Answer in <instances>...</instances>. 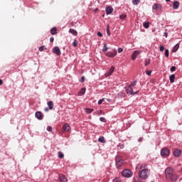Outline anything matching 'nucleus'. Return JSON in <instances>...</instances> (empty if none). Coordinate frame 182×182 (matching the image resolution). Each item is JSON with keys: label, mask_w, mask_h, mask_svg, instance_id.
<instances>
[{"label": "nucleus", "mask_w": 182, "mask_h": 182, "mask_svg": "<svg viewBox=\"0 0 182 182\" xmlns=\"http://www.w3.org/2000/svg\"><path fill=\"white\" fill-rule=\"evenodd\" d=\"M164 36H165V38H167V36H168V33H167V32H165L164 33Z\"/></svg>", "instance_id": "51"}, {"label": "nucleus", "mask_w": 182, "mask_h": 182, "mask_svg": "<svg viewBox=\"0 0 182 182\" xmlns=\"http://www.w3.org/2000/svg\"><path fill=\"white\" fill-rule=\"evenodd\" d=\"M166 2H170V0H166Z\"/></svg>", "instance_id": "56"}, {"label": "nucleus", "mask_w": 182, "mask_h": 182, "mask_svg": "<svg viewBox=\"0 0 182 182\" xmlns=\"http://www.w3.org/2000/svg\"><path fill=\"white\" fill-rule=\"evenodd\" d=\"M80 82H81V83L85 82V76L81 77Z\"/></svg>", "instance_id": "49"}, {"label": "nucleus", "mask_w": 182, "mask_h": 182, "mask_svg": "<svg viewBox=\"0 0 182 182\" xmlns=\"http://www.w3.org/2000/svg\"><path fill=\"white\" fill-rule=\"evenodd\" d=\"M122 52H123V48H118V53H122Z\"/></svg>", "instance_id": "48"}, {"label": "nucleus", "mask_w": 182, "mask_h": 182, "mask_svg": "<svg viewBox=\"0 0 182 182\" xmlns=\"http://www.w3.org/2000/svg\"><path fill=\"white\" fill-rule=\"evenodd\" d=\"M123 177H127V178H129V177H132L133 176V172L129 169H124L122 173Z\"/></svg>", "instance_id": "4"}, {"label": "nucleus", "mask_w": 182, "mask_h": 182, "mask_svg": "<svg viewBox=\"0 0 182 182\" xmlns=\"http://www.w3.org/2000/svg\"><path fill=\"white\" fill-rule=\"evenodd\" d=\"M47 105L50 110H52V109H53V102L49 101L47 102Z\"/></svg>", "instance_id": "23"}, {"label": "nucleus", "mask_w": 182, "mask_h": 182, "mask_svg": "<svg viewBox=\"0 0 182 182\" xmlns=\"http://www.w3.org/2000/svg\"><path fill=\"white\" fill-rule=\"evenodd\" d=\"M100 120L102 122V123H106V119H105V117H100Z\"/></svg>", "instance_id": "41"}, {"label": "nucleus", "mask_w": 182, "mask_h": 182, "mask_svg": "<svg viewBox=\"0 0 182 182\" xmlns=\"http://www.w3.org/2000/svg\"><path fill=\"white\" fill-rule=\"evenodd\" d=\"M178 48H180V44H176L174 46L172 52L176 53L177 50H178Z\"/></svg>", "instance_id": "24"}, {"label": "nucleus", "mask_w": 182, "mask_h": 182, "mask_svg": "<svg viewBox=\"0 0 182 182\" xmlns=\"http://www.w3.org/2000/svg\"><path fill=\"white\" fill-rule=\"evenodd\" d=\"M134 181L135 182H143V181H141V180H140V178L139 177L135 178Z\"/></svg>", "instance_id": "43"}, {"label": "nucleus", "mask_w": 182, "mask_h": 182, "mask_svg": "<svg viewBox=\"0 0 182 182\" xmlns=\"http://www.w3.org/2000/svg\"><path fill=\"white\" fill-rule=\"evenodd\" d=\"M35 116L38 120H42L43 119V116H42V112L39 111L36 112Z\"/></svg>", "instance_id": "11"}, {"label": "nucleus", "mask_w": 182, "mask_h": 182, "mask_svg": "<svg viewBox=\"0 0 182 182\" xmlns=\"http://www.w3.org/2000/svg\"><path fill=\"white\" fill-rule=\"evenodd\" d=\"M173 156L175 157H180V156H181V150L176 149L175 151H173Z\"/></svg>", "instance_id": "12"}, {"label": "nucleus", "mask_w": 182, "mask_h": 182, "mask_svg": "<svg viewBox=\"0 0 182 182\" xmlns=\"http://www.w3.org/2000/svg\"><path fill=\"white\" fill-rule=\"evenodd\" d=\"M139 176L143 180H147V178H149V169H141L139 173Z\"/></svg>", "instance_id": "1"}, {"label": "nucleus", "mask_w": 182, "mask_h": 182, "mask_svg": "<svg viewBox=\"0 0 182 182\" xmlns=\"http://www.w3.org/2000/svg\"><path fill=\"white\" fill-rule=\"evenodd\" d=\"M168 55H169L168 49H166L165 50V57L168 58Z\"/></svg>", "instance_id": "33"}, {"label": "nucleus", "mask_w": 182, "mask_h": 182, "mask_svg": "<svg viewBox=\"0 0 182 182\" xmlns=\"http://www.w3.org/2000/svg\"><path fill=\"white\" fill-rule=\"evenodd\" d=\"M3 84H4V81H2V80H0V86H2Z\"/></svg>", "instance_id": "53"}, {"label": "nucleus", "mask_w": 182, "mask_h": 182, "mask_svg": "<svg viewBox=\"0 0 182 182\" xmlns=\"http://www.w3.org/2000/svg\"><path fill=\"white\" fill-rule=\"evenodd\" d=\"M105 12H106L107 15H110V14L113 13V8H112L110 6L106 7Z\"/></svg>", "instance_id": "15"}, {"label": "nucleus", "mask_w": 182, "mask_h": 182, "mask_svg": "<svg viewBox=\"0 0 182 182\" xmlns=\"http://www.w3.org/2000/svg\"><path fill=\"white\" fill-rule=\"evenodd\" d=\"M47 130L48 132H52V127L50 126L47 127Z\"/></svg>", "instance_id": "47"}, {"label": "nucleus", "mask_w": 182, "mask_h": 182, "mask_svg": "<svg viewBox=\"0 0 182 182\" xmlns=\"http://www.w3.org/2000/svg\"><path fill=\"white\" fill-rule=\"evenodd\" d=\"M73 46H74V48H76L77 46V41L76 39L74 40L73 43Z\"/></svg>", "instance_id": "31"}, {"label": "nucleus", "mask_w": 182, "mask_h": 182, "mask_svg": "<svg viewBox=\"0 0 182 182\" xmlns=\"http://www.w3.org/2000/svg\"><path fill=\"white\" fill-rule=\"evenodd\" d=\"M69 130H70V125L68 123L64 124L63 126V133L69 132Z\"/></svg>", "instance_id": "9"}, {"label": "nucleus", "mask_w": 182, "mask_h": 182, "mask_svg": "<svg viewBox=\"0 0 182 182\" xmlns=\"http://www.w3.org/2000/svg\"><path fill=\"white\" fill-rule=\"evenodd\" d=\"M180 7V2L175 1L173 2V9H178Z\"/></svg>", "instance_id": "14"}, {"label": "nucleus", "mask_w": 182, "mask_h": 182, "mask_svg": "<svg viewBox=\"0 0 182 182\" xmlns=\"http://www.w3.org/2000/svg\"><path fill=\"white\" fill-rule=\"evenodd\" d=\"M148 65H150V59L146 58L144 62V65L148 66Z\"/></svg>", "instance_id": "29"}, {"label": "nucleus", "mask_w": 182, "mask_h": 182, "mask_svg": "<svg viewBox=\"0 0 182 182\" xmlns=\"http://www.w3.org/2000/svg\"><path fill=\"white\" fill-rule=\"evenodd\" d=\"M85 92H86V88H82V89L80 90V93L81 95H85Z\"/></svg>", "instance_id": "32"}, {"label": "nucleus", "mask_w": 182, "mask_h": 182, "mask_svg": "<svg viewBox=\"0 0 182 182\" xmlns=\"http://www.w3.org/2000/svg\"><path fill=\"white\" fill-rule=\"evenodd\" d=\"M69 32L70 33H72V35H73L74 36H77V31H76V30L70 28Z\"/></svg>", "instance_id": "18"}, {"label": "nucleus", "mask_w": 182, "mask_h": 182, "mask_svg": "<svg viewBox=\"0 0 182 182\" xmlns=\"http://www.w3.org/2000/svg\"><path fill=\"white\" fill-rule=\"evenodd\" d=\"M138 141H139V143L141 142V141H143V138H141V137L139 138V139H138Z\"/></svg>", "instance_id": "52"}, {"label": "nucleus", "mask_w": 182, "mask_h": 182, "mask_svg": "<svg viewBox=\"0 0 182 182\" xmlns=\"http://www.w3.org/2000/svg\"><path fill=\"white\" fill-rule=\"evenodd\" d=\"M142 168H146V164H139L136 165V170H141Z\"/></svg>", "instance_id": "16"}, {"label": "nucleus", "mask_w": 182, "mask_h": 182, "mask_svg": "<svg viewBox=\"0 0 182 182\" xmlns=\"http://www.w3.org/2000/svg\"><path fill=\"white\" fill-rule=\"evenodd\" d=\"M115 162H116L117 168H120L122 166H123V163H124V161L122 159L121 156H117L115 158Z\"/></svg>", "instance_id": "2"}, {"label": "nucleus", "mask_w": 182, "mask_h": 182, "mask_svg": "<svg viewBox=\"0 0 182 182\" xmlns=\"http://www.w3.org/2000/svg\"><path fill=\"white\" fill-rule=\"evenodd\" d=\"M159 50H160V52H163L164 50V46H159Z\"/></svg>", "instance_id": "44"}, {"label": "nucleus", "mask_w": 182, "mask_h": 182, "mask_svg": "<svg viewBox=\"0 0 182 182\" xmlns=\"http://www.w3.org/2000/svg\"><path fill=\"white\" fill-rule=\"evenodd\" d=\"M161 156H170V150L167 148L161 150Z\"/></svg>", "instance_id": "8"}, {"label": "nucleus", "mask_w": 182, "mask_h": 182, "mask_svg": "<svg viewBox=\"0 0 182 182\" xmlns=\"http://www.w3.org/2000/svg\"><path fill=\"white\" fill-rule=\"evenodd\" d=\"M116 55H117V51L116 50L114 51H109L106 53V56H107V58H114Z\"/></svg>", "instance_id": "7"}, {"label": "nucleus", "mask_w": 182, "mask_h": 182, "mask_svg": "<svg viewBox=\"0 0 182 182\" xmlns=\"http://www.w3.org/2000/svg\"><path fill=\"white\" fill-rule=\"evenodd\" d=\"M107 33L108 36H110V29L109 28V25L107 26Z\"/></svg>", "instance_id": "37"}, {"label": "nucleus", "mask_w": 182, "mask_h": 182, "mask_svg": "<svg viewBox=\"0 0 182 182\" xmlns=\"http://www.w3.org/2000/svg\"><path fill=\"white\" fill-rule=\"evenodd\" d=\"M170 70H171V72H175V70H176V66H172V67L170 68Z\"/></svg>", "instance_id": "45"}, {"label": "nucleus", "mask_w": 182, "mask_h": 182, "mask_svg": "<svg viewBox=\"0 0 182 182\" xmlns=\"http://www.w3.org/2000/svg\"><path fill=\"white\" fill-rule=\"evenodd\" d=\"M55 41V38H53V37H51L50 38V42H53Z\"/></svg>", "instance_id": "50"}, {"label": "nucleus", "mask_w": 182, "mask_h": 182, "mask_svg": "<svg viewBox=\"0 0 182 182\" xmlns=\"http://www.w3.org/2000/svg\"><path fill=\"white\" fill-rule=\"evenodd\" d=\"M93 109L92 108H85V113H87L88 114H90V113H92L93 112Z\"/></svg>", "instance_id": "25"}, {"label": "nucleus", "mask_w": 182, "mask_h": 182, "mask_svg": "<svg viewBox=\"0 0 182 182\" xmlns=\"http://www.w3.org/2000/svg\"><path fill=\"white\" fill-rule=\"evenodd\" d=\"M152 9H154V10H156V9H161V5L157 4H154L153 6H152Z\"/></svg>", "instance_id": "21"}, {"label": "nucleus", "mask_w": 182, "mask_h": 182, "mask_svg": "<svg viewBox=\"0 0 182 182\" xmlns=\"http://www.w3.org/2000/svg\"><path fill=\"white\" fill-rule=\"evenodd\" d=\"M137 83V81H134V82H132V83H131V85H130V86H131V87H134V86H136V84Z\"/></svg>", "instance_id": "35"}, {"label": "nucleus", "mask_w": 182, "mask_h": 182, "mask_svg": "<svg viewBox=\"0 0 182 182\" xmlns=\"http://www.w3.org/2000/svg\"><path fill=\"white\" fill-rule=\"evenodd\" d=\"M113 72H114V67L112 66L110 68V69L109 70V71L107 72V73L106 74L107 76H110V75H112L113 73Z\"/></svg>", "instance_id": "17"}, {"label": "nucleus", "mask_w": 182, "mask_h": 182, "mask_svg": "<svg viewBox=\"0 0 182 182\" xmlns=\"http://www.w3.org/2000/svg\"><path fill=\"white\" fill-rule=\"evenodd\" d=\"M60 182H68V178H66V176L64 175H62L60 176Z\"/></svg>", "instance_id": "19"}, {"label": "nucleus", "mask_w": 182, "mask_h": 182, "mask_svg": "<svg viewBox=\"0 0 182 182\" xmlns=\"http://www.w3.org/2000/svg\"><path fill=\"white\" fill-rule=\"evenodd\" d=\"M125 90L127 95H137L139 93V91L133 92V88L132 87V85H128L125 87Z\"/></svg>", "instance_id": "3"}, {"label": "nucleus", "mask_w": 182, "mask_h": 182, "mask_svg": "<svg viewBox=\"0 0 182 182\" xmlns=\"http://www.w3.org/2000/svg\"><path fill=\"white\" fill-rule=\"evenodd\" d=\"M97 36H99L100 38H103V34L102 33H100V31H98L97 33Z\"/></svg>", "instance_id": "39"}, {"label": "nucleus", "mask_w": 182, "mask_h": 182, "mask_svg": "<svg viewBox=\"0 0 182 182\" xmlns=\"http://www.w3.org/2000/svg\"><path fill=\"white\" fill-rule=\"evenodd\" d=\"M105 102V98H102L98 101V105H102Z\"/></svg>", "instance_id": "40"}, {"label": "nucleus", "mask_w": 182, "mask_h": 182, "mask_svg": "<svg viewBox=\"0 0 182 182\" xmlns=\"http://www.w3.org/2000/svg\"><path fill=\"white\" fill-rule=\"evenodd\" d=\"M58 154L59 159H63V157H65V155H63V153H62L61 151H58Z\"/></svg>", "instance_id": "30"}, {"label": "nucleus", "mask_w": 182, "mask_h": 182, "mask_svg": "<svg viewBox=\"0 0 182 182\" xmlns=\"http://www.w3.org/2000/svg\"><path fill=\"white\" fill-rule=\"evenodd\" d=\"M121 180H120V178H115L114 180H113V182H120Z\"/></svg>", "instance_id": "42"}, {"label": "nucleus", "mask_w": 182, "mask_h": 182, "mask_svg": "<svg viewBox=\"0 0 182 182\" xmlns=\"http://www.w3.org/2000/svg\"><path fill=\"white\" fill-rule=\"evenodd\" d=\"M127 17V16H126V14H122V15L119 16L120 19H126Z\"/></svg>", "instance_id": "34"}, {"label": "nucleus", "mask_w": 182, "mask_h": 182, "mask_svg": "<svg viewBox=\"0 0 182 182\" xmlns=\"http://www.w3.org/2000/svg\"><path fill=\"white\" fill-rule=\"evenodd\" d=\"M143 26L146 29H149V28L150 26V23L149 22H145V23H143Z\"/></svg>", "instance_id": "27"}, {"label": "nucleus", "mask_w": 182, "mask_h": 182, "mask_svg": "<svg viewBox=\"0 0 182 182\" xmlns=\"http://www.w3.org/2000/svg\"><path fill=\"white\" fill-rule=\"evenodd\" d=\"M119 148H120V149H124V145H123V144L120 145V146H119Z\"/></svg>", "instance_id": "55"}, {"label": "nucleus", "mask_w": 182, "mask_h": 182, "mask_svg": "<svg viewBox=\"0 0 182 182\" xmlns=\"http://www.w3.org/2000/svg\"><path fill=\"white\" fill-rule=\"evenodd\" d=\"M146 73L148 76H150V75H151V70H146Z\"/></svg>", "instance_id": "46"}, {"label": "nucleus", "mask_w": 182, "mask_h": 182, "mask_svg": "<svg viewBox=\"0 0 182 182\" xmlns=\"http://www.w3.org/2000/svg\"><path fill=\"white\" fill-rule=\"evenodd\" d=\"M133 5H138L139 4V0H132Z\"/></svg>", "instance_id": "36"}, {"label": "nucleus", "mask_w": 182, "mask_h": 182, "mask_svg": "<svg viewBox=\"0 0 182 182\" xmlns=\"http://www.w3.org/2000/svg\"><path fill=\"white\" fill-rule=\"evenodd\" d=\"M53 53H55V55H57L58 56H59V55H60L61 53L59 47H54L53 49Z\"/></svg>", "instance_id": "13"}, {"label": "nucleus", "mask_w": 182, "mask_h": 182, "mask_svg": "<svg viewBox=\"0 0 182 182\" xmlns=\"http://www.w3.org/2000/svg\"><path fill=\"white\" fill-rule=\"evenodd\" d=\"M166 178L167 180H169V181L176 182L178 180V175L173 173L169 176V177H167Z\"/></svg>", "instance_id": "5"}, {"label": "nucleus", "mask_w": 182, "mask_h": 182, "mask_svg": "<svg viewBox=\"0 0 182 182\" xmlns=\"http://www.w3.org/2000/svg\"><path fill=\"white\" fill-rule=\"evenodd\" d=\"M44 50H45V46H41L39 48L40 52H43Z\"/></svg>", "instance_id": "38"}, {"label": "nucleus", "mask_w": 182, "mask_h": 182, "mask_svg": "<svg viewBox=\"0 0 182 182\" xmlns=\"http://www.w3.org/2000/svg\"><path fill=\"white\" fill-rule=\"evenodd\" d=\"M173 173H174L173 171V168L171 167L166 168V169L165 170L166 178H167V177H170V176L173 174Z\"/></svg>", "instance_id": "6"}, {"label": "nucleus", "mask_w": 182, "mask_h": 182, "mask_svg": "<svg viewBox=\"0 0 182 182\" xmlns=\"http://www.w3.org/2000/svg\"><path fill=\"white\" fill-rule=\"evenodd\" d=\"M58 28H56V27H53L50 29V33L51 35H56V33H58L57 32Z\"/></svg>", "instance_id": "20"}, {"label": "nucleus", "mask_w": 182, "mask_h": 182, "mask_svg": "<svg viewBox=\"0 0 182 182\" xmlns=\"http://www.w3.org/2000/svg\"><path fill=\"white\" fill-rule=\"evenodd\" d=\"M98 141L100 143H106V140L105 139V136H100L98 139Z\"/></svg>", "instance_id": "26"}, {"label": "nucleus", "mask_w": 182, "mask_h": 182, "mask_svg": "<svg viewBox=\"0 0 182 182\" xmlns=\"http://www.w3.org/2000/svg\"><path fill=\"white\" fill-rule=\"evenodd\" d=\"M140 55V51L139 50H135L133 52L132 54V60H136V58H137V55Z\"/></svg>", "instance_id": "10"}, {"label": "nucleus", "mask_w": 182, "mask_h": 182, "mask_svg": "<svg viewBox=\"0 0 182 182\" xmlns=\"http://www.w3.org/2000/svg\"><path fill=\"white\" fill-rule=\"evenodd\" d=\"M108 49L109 48H107V45H106V43H105L103 46L102 52H107Z\"/></svg>", "instance_id": "28"}, {"label": "nucleus", "mask_w": 182, "mask_h": 182, "mask_svg": "<svg viewBox=\"0 0 182 182\" xmlns=\"http://www.w3.org/2000/svg\"><path fill=\"white\" fill-rule=\"evenodd\" d=\"M174 79H176V75H174V74H172L169 76V80L171 83H174Z\"/></svg>", "instance_id": "22"}, {"label": "nucleus", "mask_w": 182, "mask_h": 182, "mask_svg": "<svg viewBox=\"0 0 182 182\" xmlns=\"http://www.w3.org/2000/svg\"><path fill=\"white\" fill-rule=\"evenodd\" d=\"M44 110H45V112H49L50 109H49V108L46 107Z\"/></svg>", "instance_id": "54"}]
</instances>
